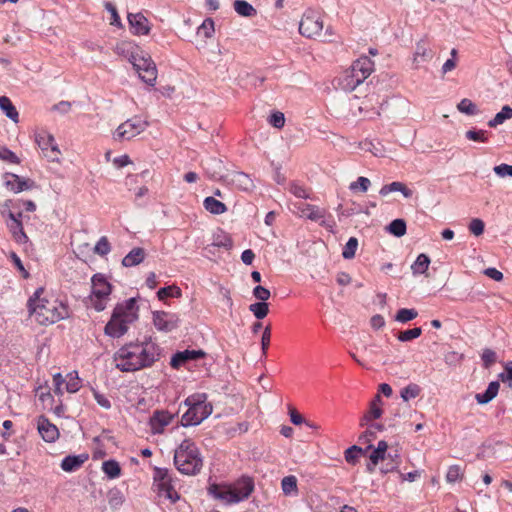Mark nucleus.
Returning <instances> with one entry per match:
<instances>
[{"instance_id": "f257e3e1", "label": "nucleus", "mask_w": 512, "mask_h": 512, "mask_svg": "<svg viewBox=\"0 0 512 512\" xmlns=\"http://www.w3.org/2000/svg\"><path fill=\"white\" fill-rule=\"evenodd\" d=\"M160 358V348L152 341L130 342L113 356L115 367L122 372H135L151 367Z\"/></svg>"}, {"instance_id": "f03ea898", "label": "nucleus", "mask_w": 512, "mask_h": 512, "mask_svg": "<svg viewBox=\"0 0 512 512\" xmlns=\"http://www.w3.org/2000/svg\"><path fill=\"white\" fill-rule=\"evenodd\" d=\"M43 288L36 290L34 297L28 302L31 316L41 325L54 324L69 317L66 304L55 298L43 297Z\"/></svg>"}, {"instance_id": "7ed1b4c3", "label": "nucleus", "mask_w": 512, "mask_h": 512, "mask_svg": "<svg viewBox=\"0 0 512 512\" xmlns=\"http://www.w3.org/2000/svg\"><path fill=\"white\" fill-rule=\"evenodd\" d=\"M138 319L136 299L130 298L116 305L111 319L105 326V333L113 338H119L128 331V326Z\"/></svg>"}, {"instance_id": "20e7f679", "label": "nucleus", "mask_w": 512, "mask_h": 512, "mask_svg": "<svg viewBox=\"0 0 512 512\" xmlns=\"http://www.w3.org/2000/svg\"><path fill=\"white\" fill-rule=\"evenodd\" d=\"M174 464L185 475H196L203 467V458L191 439H184L174 453Z\"/></svg>"}, {"instance_id": "39448f33", "label": "nucleus", "mask_w": 512, "mask_h": 512, "mask_svg": "<svg viewBox=\"0 0 512 512\" xmlns=\"http://www.w3.org/2000/svg\"><path fill=\"white\" fill-rule=\"evenodd\" d=\"M188 410L182 415L181 423L183 426H195L200 424L211 415L213 407L211 403L206 402L205 394L192 396L186 399Z\"/></svg>"}, {"instance_id": "423d86ee", "label": "nucleus", "mask_w": 512, "mask_h": 512, "mask_svg": "<svg viewBox=\"0 0 512 512\" xmlns=\"http://www.w3.org/2000/svg\"><path fill=\"white\" fill-rule=\"evenodd\" d=\"M129 61L138 73L140 79L149 86H154L157 80V67L152 58L142 51L131 52Z\"/></svg>"}, {"instance_id": "0eeeda50", "label": "nucleus", "mask_w": 512, "mask_h": 512, "mask_svg": "<svg viewBox=\"0 0 512 512\" xmlns=\"http://www.w3.org/2000/svg\"><path fill=\"white\" fill-rule=\"evenodd\" d=\"M92 290L90 295V302L96 311H103L106 308L109 296L112 291L111 284L107 281L104 275L95 274L92 277Z\"/></svg>"}, {"instance_id": "6e6552de", "label": "nucleus", "mask_w": 512, "mask_h": 512, "mask_svg": "<svg viewBox=\"0 0 512 512\" xmlns=\"http://www.w3.org/2000/svg\"><path fill=\"white\" fill-rule=\"evenodd\" d=\"M148 126V121L139 116H134L117 127L114 138L116 140H130L144 132Z\"/></svg>"}, {"instance_id": "1a4fd4ad", "label": "nucleus", "mask_w": 512, "mask_h": 512, "mask_svg": "<svg viewBox=\"0 0 512 512\" xmlns=\"http://www.w3.org/2000/svg\"><path fill=\"white\" fill-rule=\"evenodd\" d=\"M323 21L318 12L307 10L299 23V33L306 38H316L321 35Z\"/></svg>"}, {"instance_id": "9d476101", "label": "nucleus", "mask_w": 512, "mask_h": 512, "mask_svg": "<svg viewBox=\"0 0 512 512\" xmlns=\"http://www.w3.org/2000/svg\"><path fill=\"white\" fill-rule=\"evenodd\" d=\"M36 142L49 161L59 162L61 151L52 134L41 132L36 135Z\"/></svg>"}, {"instance_id": "9b49d317", "label": "nucleus", "mask_w": 512, "mask_h": 512, "mask_svg": "<svg viewBox=\"0 0 512 512\" xmlns=\"http://www.w3.org/2000/svg\"><path fill=\"white\" fill-rule=\"evenodd\" d=\"M300 217L307 218L311 221L319 222L321 226L332 228V224L326 221L327 211L324 208H320L316 205L299 203L295 204Z\"/></svg>"}, {"instance_id": "f8f14e48", "label": "nucleus", "mask_w": 512, "mask_h": 512, "mask_svg": "<svg viewBox=\"0 0 512 512\" xmlns=\"http://www.w3.org/2000/svg\"><path fill=\"white\" fill-rule=\"evenodd\" d=\"M180 318L175 313L165 311L153 312V324L157 330L171 332L179 326Z\"/></svg>"}, {"instance_id": "ddd939ff", "label": "nucleus", "mask_w": 512, "mask_h": 512, "mask_svg": "<svg viewBox=\"0 0 512 512\" xmlns=\"http://www.w3.org/2000/svg\"><path fill=\"white\" fill-rule=\"evenodd\" d=\"M224 182L243 191H252L255 187L251 177L248 174L240 171L227 173L224 177Z\"/></svg>"}, {"instance_id": "4468645a", "label": "nucleus", "mask_w": 512, "mask_h": 512, "mask_svg": "<svg viewBox=\"0 0 512 512\" xmlns=\"http://www.w3.org/2000/svg\"><path fill=\"white\" fill-rule=\"evenodd\" d=\"M5 186L14 193H20L25 190H31L36 187L35 182L31 179L22 178L13 173L4 175Z\"/></svg>"}, {"instance_id": "2eb2a0df", "label": "nucleus", "mask_w": 512, "mask_h": 512, "mask_svg": "<svg viewBox=\"0 0 512 512\" xmlns=\"http://www.w3.org/2000/svg\"><path fill=\"white\" fill-rule=\"evenodd\" d=\"M205 356V352L201 349L199 350H184L178 351L175 353L170 361V365L174 369H179L181 366L186 364L189 361L197 360L203 358Z\"/></svg>"}, {"instance_id": "dca6fc26", "label": "nucleus", "mask_w": 512, "mask_h": 512, "mask_svg": "<svg viewBox=\"0 0 512 512\" xmlns=\"http://www.w3.org/2000/svg\"><path fill=\"white\" fill-rule=\"evenodd\" d=\"M37 429L42 439L52 443L59 437V430L56 425L51 423L46 417L40 416L37 422Z\"/></svg>"}, {"instance_id": "f3484780", "label": "nucleus", "mask_w": 512, "mask_h": 512, "mask_svg": "<svg viewBox=\"0 0 512 512\" xmlns=\"http://www.w3.org/2000/svg\"><path fill=\"white\" fill-rule=\"evenodd\" d=\"M209 493L216 499L223 501L226 504L238 503L240 499L233 491L232 486H220L213 484L209 487Z\"/></svg>"}, {"instance_id": "a211bd4d", "label": "nucleus", "mask_w": 512, "mask_h": 512, "mask_svg": "<svg viewBox=\"0 0 512 512\" xmlns=\"http://www.w3.org/2000/svg\"><path fill=\"white\" fill-rule=\"evenodd\" d=\"M6 210H7V212L5 213V215H7L8 219H9V221L7 222V226L9 228L10 232L12 233L13 238L18 243H25L27 241L28 237L24 233L22 220H20L19 218H16L15 213L13 211H11L10 209H6Z\"/></svg>"}, {"instance_id": "6ab92c4d", "label": "nucleus", "mask_w": 512, "mask_h": 512, "mask_svg": "<svg viewBox=\"0 0 512 512\" xmlns=\"http://www.w3.org/2000/svg\"><path fill=\"white\" fill-rule=\"evenodd\" d=\"M128 22L135 35H147L150 32L149 21L142 13L128 14Z\"/></svg>"}, {"instance_id": "aec40b11", "label": "nucleus", "mask_w": 512, "mask_h": 512, "mask_svg": "<svg viewBox=\"0 0 512 512\" xmlns=\"http://www.w3.org/2000/svg\"><path fill=\"white\" fill-rule=\"evenodd\" d=\"M350 69L363 82L374 70V63L369 57L362 56L352 64Z\"/></svg>"}, {"instance_id": "412c9836", "label": "nucleus", "mask_w": 512, "mask_h": 512, "mask_svg": "<svg viewBox=\"0 0 512 512\" xmlns=\"http://www.w3.org/2000/svg\"><path fill=\"white\" fill-rule=\"evenodd\" d=\"M173 419V416L166 411H155L150 418V427L153 434H161L166 426Z\"/></svg>"}, {"instance_id": "4be33fe9", "label": "nucleus", "mask_w": 512, "mask_h": 512, "mask_svg": "<svg viewBox=\"0 0 512 512\" xmlns=\"http://www.w3.org/2000/svg\"><path fill=\"white\" fill-rule=\"evenodd\" d=\"M231 486L240 501L247 499L254 490V482L250 477H242Z\"/></svg>"}, {"instance_id": "5701e85b", "label": "nucleus", "mask_w": 512, "mask_h": 512, "mask_svg": "<svg viewBox=\"0 0 512 512\" xmlns=\"http://www.w3.org/2000/svg\"><path fill=\"white\" fill-rule=\"evenodd\" d=\"M382 398L380 394H376L370 403L369 410L363 416L361 425H367L370 421L379 419L382 416Z\"/></svg>"}, {"instance_id": "b1692460", "label": "nucleus", "mask_w": 512, "mask_h": 512, "mask_svg": "<svg viewBox=\"0 0 512 512\" xmlns=\"http://www.w3.org/2000/svg\"><path fill=\"white\" fill-rule=\"evenodd\" d=\"M203 167L211 179H221L224 181L225 175L223 172V163L220 159L209 157L203 162Z\"/></svg>"}, {"instance_id": "393cba45", "label": "nucleus", "mask_w": 512, "mask_h": 512, "mask_svg": "<svg viewBox=\"0 0 512 512\" xmlns=\"http://www.w3.org/2000/svg\"><path fill=\"white\" fill-rule=\"evenodd\" d=\"M337 83L343 91H352L362 83V80L351 69H348L337 79Z\"/></svg>"}, {"instance_id": "a878e982", "label": "nucleus", "mask_w": 512, "mask_h": 512, "mask_svg": "<svg viewBox=\"0 0 512 512\" xmlns=\"http://www.w3.org/2000/svg\"><path fill=\"white\" fill-rule=\"evenodd\" d=\"M433 57V52L427 45L426 41L421 40L417 42L416 49L414 52L413 63L415 64V68L419 67L420 63L427 62L431 60Z\"/></svg>"}, {"instance_id": "bb28decb", "label": "nucleus", "mask_w": 512, "mask_h": 512, "mask_svg": "<svg viewBox=\"0 0 512 512\" xmlns=\"http://www.w3.org/2000/svg\"><path fill=\"white\" fill-rule=\"evenodd\" d=\"M384 461H386V463L380 468L381 473L399 472L401 455L397 449L386 453V459Z\"/></svg>"}, {"instance_id": "cd10ccee", "label": "nucleus", "mask_w": 512, "mask_h": 512, "mask_svg": "<svg viewBox=\"0 0 512 512\" xmlns=\"http://www.w3.org/2000/svg\"><path fill=\"white\" fill-rule=\"evenodd\" d=\"M387 449H388V444L386 441L381 440L378 442L377 447L372 451V453L370 454V457H369L370 461H371V464H369L367 466V470L369 472H373L375 466L380 461H384L386 459V453H388Z\"/></svg>"}, {"instance_id": "c85d7f7f", "label": "nucleus", "mask_w": 512, "mask_h": 512, "mask_svg": "<svg viewBox=\"0 0 512 512\" xmlns=\"http://www.w3.org/2000/svg\"><path fill=\"white\" fill-rule=\"evenodd\" d=\"M391 192H400L405 198H411L413 196V191L409 189L406 184L398 181L382 186L379 191L382 196H387Z\"/></svg>"}, {"instance_id": "c756f323", "label": "nucleus", "mask_w": 512, "mask_h": 512, "mask_svg": "<svg viewBox=\"0 0 512 512\" xmlns=\"http://www.w3.org/2000/svg\"><path fill=\"white\" fill-rule=\"evenodd\" d=\"M145 257V250L141 247H135L122 259V265L124 267L139 265L144 261Z\"/></svg>"}, {"instance_id": "7c9ffc66", "label": "nucleus", "mask_w": 512, "mask_h": 512, "mask_svg": "<svg viewBox=\"0 0 512 512\" xmlns=\"http://www.w3.org/2000/svg\"><path fill=\"white\" fill-rule=\"evenodd\" d=\"M155 489L159 497L168 499L170 500L171 503H175L180 498L178 492L174 489L173 485L171 484V480L158 484L155 487Z\"/></svg>"}, {"instance_id": "2f4dec72", "label": "nucleus", "mask_w": 512, "mask_h": 512, "mask_svg": "<svg viewBox=\"0 0 512 512\" xmlns=\"http://www.w3.org/2000/svg\"><path fill=\"white\" fill-rule=\"evenodd\" d=\"M500 384L498 381H492L489 383L484 393H478L475 396L476 401L479 404H487L492 401L498 394Z\"/></svg>"}, {"instance_id": "473e14b6", "label": "nucleus", "mask_w": 512, "mask_h": 512, "mask_svg": "<svg viewBox=\"0 0 512 512\" xmlns=\"http://www.w3.org/2000/svg\"><path fill=\"white\" fill-rule=\"evenodd\" d=\"M88 459L87 455L66 456L61 463V468L66 472H71L79 467Z\"/></svg>"}, {"instance_id": "72a5a7b5", "label": "nucleus", "mask_w": 512, "mask_h": 512, "mask_svg": "<svg viewBox=\"0 0 512 512\" xmlns=\"http://www.w3.org/2000/svg\"><path fill=\"white\" fill-rule=\"evenodd\" d=\"M204 208L213 215H221L227 211L226 205L215 197H206L203 201Z\"/></svg>"}, {"instance_id": "f704fd0d", "label": "nucleus", "mask_w": 512, "mask_h": 512, "mask_svg": "<svg viewBox=\"0 0 512 512\" xmlns=\"http://www.w3.org/2000/svg\"><path fill=\"white\" fill-rule=\"evenodd\" d=\"M0 109L14 123L19 122L18 111L7 96H0Z\"/></svg>"}, {"instance_id": "c9c22d12", "label": "nucleus", "mask_w": 512, "mask_h": 512, "mask_svg": "<svg viewBox=\"0 0 512 512\" xmlns=\"http://www.w3.org/2000/svg\"><path fill=\"white\" fill-rule=\"evenodd\" d=\"M107 500L109 507L112 510H117L125 502V496L118 488H113L108 491Z\"/></svg>"}, {"instance_id": "e433bc0d", "label": "nucleus", "mask_w": 512, "mask_h": 512, "mask_svg": "<svg viewBox=\"0 0 512 512\" xmlns=\"http://www.w3.org/2000/svg\"><path fill=\"white\" fill-rule=\"evenodd\" d=\"M233 7L237 14L243 17H253L257 14V10L245 0H235Z\"/></svg>"}, {"instance_id": "4c0bfd02", "label": "nucleus", "mask_w": 512, "mask_h": 512, "mask_svg": "<svg viewBox=\"0 0 512 512\" xmlns=\"http://www.w3.org/2000/svg\"><path fill=\"white\" fill-rule=\"evenodd\" d=\"M430 265V258L426 254H420L415 262L411 265V270L414 275L424 274Z\"/></svg>"}, {"instance_id": "58836bf2", "label": "nucleus", "mask_w": 512, "mask_h": 512, "mask_svg": "<svg viewBox=\"0 0 512 512\" xmlns=\"http://www.w3.org/2000/svg\"><path fill=\"white\" fill-rule=\"evenodd\" d=\"M512 118V108L508 105L502 107L501 111L498 112L495 117L488 121V126L494 128L502 124L505 120Z\"/></svg>"}, {"instance_id": "ea45409f", "label": "nucleus", "mask_w": 512, "mask_h": 512, "mask_svg": "<svg viewBox=\"0 0 512 512\" xmlns=\"http://www.w3.org/2000/svg\"><path fill=\"white\" fill-rule=\"evenodd\" d=\"M102 470L110 479H115L121 474L120 465L115 460L104 461L102 464Z\"/></svg>"}, {"instance_id": "a19ab883", "label": "nucleus", "mask_w": 512, "mask_h": 512, "mask_svg": "<svg viewBox=\"0 0 512 512\" xmlns=\"http://www.w3.org/2000/svg\"><path fill=\"white\" fill-rule=\"evenodd\" d=\"M281 488L285 495L297 494V478L293 475L284 477L281 481Z\"/></svg>"}, {"instance_id": "79ce46f5", "label": "nucleus", "mask_w": 512, "mask_h": 512, "mask_svg": "<svg viewBox=\"0 0 512 512\" xmlns=\"http://www.w3.org/2000/svg\"><path fill=\"white\" fill-rule=\"evenodd\" d=\"M457 109L459 112L473 116L478 114L479 109L475 103H473L470 99L464 98L457 104Z\"/></svg>"}, {"instance_id": "37998d69", "label": "nucleus", "mask_w": 512, "mask_h": 512, "mask_svg": "<svg viewBox=\"0 0 512 512\" xmlns=\"http://www.w3.org/2000/svg\"><path fill=\"white\" fill-rule=\"evenodd\" d=\"M22 204L26 211L33 212L36 210V204L31 200L21 201L19 200L17 203H13L12 200H7L3 204V209L1 211L2 215L5 216L6 209H10L11 207L16 208Z\"/></svg>"}, {"instance_id": "c03bdc74", "label": "nucleus", "mask_w": 512, "mask_h": 512, "mask_svg": "<svg viewBox=\"0 0 512 512\" xmlns=\"http://www.w3.org/2000/svg\"><path fill=\"white\" fill-rule=\"evenodd\" d=\"M249 311L253 313V315L257 319L265 318L269 313V305L267 302H256L249 306Z\"/></svg>"}, {"instance_id": "a18cd8bd", "label": "nucleus", "mask_w": 512, "mask_h": 512, "mask_svg": "<svg viewBox=\"0 0 512 512\" xmlns=\"http://www.w3.org/2000/svg\"><path fill=\"white\" fill-rule=\"evenodd\" d=\"M388 231L396 237L406 234V222L403 219L393 220L387 227Z\"/></svg>"}, {"instance_id": "49530a36", "label": "nucleus", "mask_w": 512, "mask_h": 512, "mask_svg": "<svg viewBox=\"0 0 512 512\" xmlns=\"http://www.w3.org/2000/svg\"><path fill=\"white\" fill-rule=\"evenodd\" d=\"M182 295L181 289L176 285L160 288L157 292L159 300H164L167 297L179 298Z\"/></svg>"}, {"instance_id": "de8ad7c7", "label": "nucleus", "mask_w": 512, "mask_h": 512, "mask_svg": "<svg viewBox=\"0 0 512 512\" xmlns=\"http://www.w3.org/2000/svg\"><path fill=\"white\" fill-rule=\"evenodd\" d=\"M420 392L421 388L419 387V385L411 383L401 390L400 396L405 402H407L411 399L418 397Z\"/></svg>"}, {"instance_id": "09e8293b", "label": "nucleus", "mask_w": 512, "mask_h": 512, "mask_svg": "<svg viewBox=\"0 0 512 512\" xmlns=\"http://www.w3.org/2000/svg\"><path fill=\"white\" fill-rule=\"evenodd\" d=\"M67 381L65 389L69 393L77 392L81 387V381L78 377V373L76 371L70 372L67 374Z\"/></svg>"}, {"instance_id": "8fccbe9b", "label": "nucleus", "mask_w": 512, "mask_h": 512, "mask_svg": "<svg viewBox=\"0 0 512 512\" xmlns=\"http://www.w3.org/2000/svg\"><path fill=\"white\" fill-rule=\"evenodd\" d=\"M382 430L383 425L377 423L370 424L367 430L359 437V440L362 441L363 443H370L373 439L376 438V432Z\"/></svg>"}, {"instance_id": "3c124183", "label": "nucleus", "mask_w": 512, "mask_h": 512, "mask_svg": "<svg viewBox=\"0 0 512 512\" xmlns=\"http://www.w3.org/2000/svg\"><path fill=\"white\" fill-rule=\"evenodd\" d=\"M418 316V312L415 309L402 308L396 313L395 320L401 323H406L415 319Z\"/></svg>"}, {"instance_id": "603ef678", "label": "nucleus", "mask_w": 512, "mask_h": 512, "mask_svg": "<svg viewBox=\"0 0 512 512\" xmlns=\"http://www.w3.org/2000/svg\"><path fill=\"white\" fill-rule=\"evenodd\" d=\"M358 247V240L355 237H350L347 243L345 244L342 256L344 259H352L355 256L356 250Z\"/></svg>"}, {"instance_id": "864d4df0", "label": "nucleus", "mask_w": 512, "mask_h": 512, "mask_svg": "<svg viewBox=\"0 0 512 512\" xmlns=\"http://www.w3.org/2000/svg\"><path fill=\"white\" fill-rule=\"evenodd\" d=\"M364 453L365 451L361 447L353 445L346 449L345 460L350 464H355L358 458Z\"/></svg>"}, {"instance_id": "5fc2aeb1", "label": "nucleus", "mask_w": 512, "mask_h": 512, "mask_svg": "<svg viewBox=\"0 0 512 512\" xmlns=\"http://www.w3.org/2000/svg\"><path fill=\"white\" fill-rule=\"evenodd\" d=\"M421 334L422 329L420 327H415L413 329L405 330L398 333L397 339L401 342H408L418 338Z\"/></svg>"}, {"instance_id": "6e6d98bb", "label": "nucleus", "mask_w": 512, "mask_h": 512, "mask_svg": "<svg viewBox=\"0 0 512 512\" xmlns=\"http://www.w3.org/2000/svg\"><path fill=\"white\" fill-rule=\"evenodd\" d=\"M465 136L467 139H469L471 141H475V142L485 143L488 140L487 131H485V130L471 129V130L466 131Z\"/></svg>"}, {"instance_id": "4d7b16f0", "label": "nucleus", "mask_w": 512, "mask_h": 512, "mask_svg": "<svg viewBox=\"0 0 512 512\" xmlns=\"http://www.w3.org/2000/svg\"><path fill=\"white\" fill-rule=\"evenodd\" d=\"M111 250L110 243L107 237H101L94 247V252L98 255L105 256Z\"/></svg>"}, {"instance_id": "13d9d810", "label": "nucleus", "mask_w": 512, "mask_h": 512, "mask_svg": "<svg viewBox=\"0 0 512 512\" xmlns=\"http://www.w3.org/2000/svg\"><path fill=\"white\" fill-rule=\"evenodd\" d=\"M462 476L463 472L461 467L458 465H452L447 471L446 480L449 483H455L456 481L462 479Z\"/></svg>"}, {"instance_id": "bf43d9fd", "label": "nucleus", "mask_w": 512, "mask_h": 512, "mask_svg": "<svg viewBox=\"0 0 512 512\" xmlns=\"http://www.w3.org/2000/svg\"><path fill=\"white\" fill-rule=\"evenodd\" d=\"M0 159L12 164L20 163L18 156L7 147H0Z\"/></svg>"}, {"instance_id": "052dcab7", "label": "nucleus", "mask_w": 512, "mask_h": 512, "mask_svg": "<svg viewBox=\"0 0 512 512\" xmlns=\"http://www.w3.org/2000/svg\"><path fill=\"white\" fill-rule=\"evenodd\" d=\"M484 228H485V224L483 222V220L479 219V218H474L470 221V224H469V231L475 235V236H480L483 234L484 232Z\"/></svg>"}, {"instance_id": "680f3d73", "label": "nucleus", "mask_w": 512, "mask_h": 512, "mask_svg": "<svg viewBox=\"0 0 512 512\" xmlns=\"http://www.w3.org/2000/svg\"><path fill=\"white\" fill-rule=\"evenodd\" d=\"M268 122L273 127L281 129L285 125V116L282 112L276 111L271 114Z\"/></svg>"}, {"instance_id": "e2e57ef3", "label": "nucleus", "mask_w": 512, "mask_h": 512, "mask_svg": "<svg viewBox=\"0 0 512 512\" xmlns=\"http://www.w3.org/2000/svg\"><path fill=\"white\" fill-rule=\"evenodd\" d=\"M289 191H290V193H292L294 196H296L298 198H301V199H309L310 198L308 191L303 186H301L297 183H291L289 186Z\"/></svg>"}, {"instance_id": "0e129e2a", "label": "nucleus", "mask_w": 512, "mask_h": 512, "mask_svg": "<svg viewBox=\"0 0 512 512\" xmlns=\"http://www.w3.org/2000/svg\"><path fill=\"white\" fill-rule=\"evenodd\" d=\"M171 477L169 476L167 469L156 468L154 471V487L158 484L164 483L166 481H170Z\"/></svg>"}, {"instance_id": "69168bd1", "label": "nucleus", "mask_w": 512, "mask_h": 512, "mask_svg": "<svg viewBox=\"0 0 512 512\" xmlns=\"http://www.w3.org/2000/svg\"><path fill=\"white\" fill-rule=\"evenodd\" d=\"M499 379L503 382V383H507L508 386L510 388H512V361L511 362H508L505 367H504V371L501 372L499 375H498Z\"/></svg>"}, {"instance_id": "338daca9", "label": "nucleus", "mask_w": 512, "mask_h": 512, "mask_svg": "<svg viewBox=\"0 0 512 512\" xmlns=\"http://www.w3.org/2000/svg\"><path fill=\"white\" fill-rule=\"evenodd\" d=\"M253 296L260 302H266L270 298L271 293L267 288L258 285L253 289Z\"/></svg>"}, {"instance_id": "774afa93", "label": "nucleus", "mask_w": 512, "mask_h": 512, "mask_svg": "<svg viewBox=\"0 0 512 512\" xmlns=\"http://www.w3.org/2000/svg\"><path fill=\"white\" fill-rule=\"evenodd\" d=\"M494 173L501 177H512V165L509 164H500L493 168Z\"/></svg>"}]
</instances>
